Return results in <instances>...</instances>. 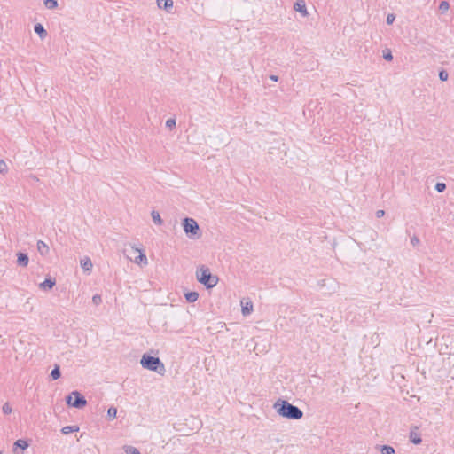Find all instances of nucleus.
Returning a JSON list of instances; mask_svg holds the SVG:
<instances>
[{
  "label": "nucleus",
  "mask_w": 454,
  "mask_h": 454,
  "mask_svg": "<svg viewBox=\"0 0 454 454\" xmlns=\"http://www.w3.org/2000/svg\"><path fill=\"white\" fill-rule=\"evenodd\" d=\"M117 416V409L114 406L110 407L107 411V419L113 420Z\"/></svg>",
  "instance_id": "nucleus-23"
},
{
  "label": "nucleus",
  "mask_w": 454,
  "mask_h": 454,
  "mask_svg": "<svg viewBox=\"0 0 454 454\" xmlns=\"http://www.w3.org/2000/svg\"><path fill=\"white\" fill-rule=\"evenodd\" d=\"M8 170L7 164L0 159V174H4Z\"/></svg>",
  "instance_id": "nucleus-31"
},
{
  "label": "nucleus",
  "mask_w": 454,
  "mask_h": 454,
  "mask_svg": "<svg viewBox=\"0 0 454 454\" xmlns=\"http://www.w3.org/2000/svg\"><path fill=\"white\" fill-rule=\"evenodd\" d=\"M92 302L95 304V305H98L102 302V298H101V295L99 294H94L92 296Z\"/></svg>",
  "instance_id": "nucleus-33"
},
{
  "label": "nucleus",
  "mask_w": 454,
  "mask_h": 454,
  "mask_svg": "<svg viewBox=\"0 0 454 454\" xmlns=\"http://www.w3.org/2000/svg\"><path fill=\"white\" fill-rule=\"evenodd\" d=\"M383 58L387 61H392L393 60L392 51L389 49L384 50L383 51Z\"/></svg>",
  "instance_id": "nucleus-27"
},
{
  "label": "nucleus",
  "mask_w": 454,
  "mask_h": 454,
  "mask_svg": "<svg viewBox=\"0 0 454 454\" xmlns=\"http://www.w3.org/2000/svg\"><path fill=\"white\" fill-rule=\"evenodd\" d=\"M65 400L67 406L76 409H82L87 405L86 398L77 390L72 391L65 397Z\"/></svg>",
  "instance_id": "nucleus-5"
},
{
  "label": "nucleus",
  "mask_w": 454,
  "mask_h": 454,
  "mask_svg": "<svg viewBox=\"0 0 454 454\" xmlns=\"http://www.w3.org/2000/svg\"><path fill=\"white\" fill-rule=\"evenodd\" d=\"M166 127L172 129L176 127V120L174 118L168 119L166 121Z\"/></svg>",
  "instance_id": "nucleus-30"
},
{
  "label": "nucleus",
  "mask_w": 454,
  "mask_h": 454,
  "mask_svg": "<svg viewBox=\"0 0 454 454\" xmlns=\"http://www.w3.org/2000/svg\"><path fill=\"white\" fill-rule=\"evenodd\" d=\"M450 8V4L448 1H442L439 4V10L442 12H445L446 11H448Z\"/></svg>",
  "instance_id": "nucleus-28"
},
{
  "label": "nucleus",
  "mask_w": 454,
  "mask_h": 454,
  "mask_svg": "<svg viewBox=\"0 0 454 454\" xmlns=\"http://www.w3.org/2000/svg\"><path fill=\"white\" fill-rule=\"evenodd\" d=\"M380 452L381 454H395V449L390 445H381Z\"/></svg>",
  "instance_id": "nucleus-20"
},
{
  "label": "nucleus",
  "mask_w": 454,
  "mask_h": 454,
  "mask_svg": "<svg viewBox=\"0 0 454 454\" xmlns=\"http://www.w3.org/2000/svg\"><path fill=\"white\" fill-rule=\"evenodd\" d=\"M174 2L173 0H157V5L160 9H163L168 12H171V9L173 8Z\"/></svg>",
  "instance_id": "nucleus-7"
},
{
  "label": "nucleus",
  "mask_w": 454,
  "mask_h": 454,
  "mask_svg": "<svg viewBox=\"0 0 454 454\" xmlns=\"http://www.w3.org/2000/svg\"><path fill=\"white\" fill-rule=\"evenodd\" d=\"M196 276L198 281L205 286L207 289L215 287L219 280L218 277L212 274L210 270L204 265L197 270Z\"/></svg>",
  "instance_id": "nucleus-3"
},
{
  "label": "nucleus",
  "mask_w": 454,
  "mask_h": 454,
  "mask_svg": "<svg viewBox=\"0 0 454 454\" xmlns=\"http://www.w3.org/2000/svg\"><path fill=\"white\" fill-rule=\"evenodd\" d=\"M410 441L413 443V444H420L421 442H422V439L420 437L419 434L414 433V432H411L410 433Z\"/></svg>",
  "instance_id": "nucleus-19"
},
{
  "label": "nucleus",
  "mask_w": 454,
  "mask_h": 454,
  "mask_svg": "<svg viewBox=\"0 0 454 454\" xmlns=\"http://www.w3.org/2000/svg\"><path fill=\"white\" fill-rule=\"evenodd\" d=\"M294 9L295 12L301 13L302 17H307L309 15L305 1L303 0H297L294 4Z\"/></svg>",
  "instance_id": "nucleus-6"
},
{
  "label": "nucleus",
  "mask_w": 454,
  "mask_h": 454,
  "mask_svg": "<svg viewBox=\"0 0 454 454\" xmlns=\"http://www.w3.org/2000/svg\"><path fill=\"white\" fill-rule=\"evenodd\" d=\"M29 446V443L27 440L24 439H18L13 443V450L16 451L18 449H20L21 450H25Z\"/></svg>",
  "instance_id": "nucleus-10"
},
{
  "label": "nucleus",
  "mask_w": 454,
  "mask_h": 454,
  "mask_svg": "<svg viewBox=\"0 0 454 454\" xmlns=\"http://www.w3.org/2000/svg\"><path fill=\"white\" fill-rule=\"evenodd\" d=\"M80 263L81 267L85 272H90L93 266L91 260L88 256H85L84 258L81 259Z\"/></svg>",
  "instance_id": "nucleus-11"
},
{
  "label": "nucleus",
  "mask_w": 454,
  "mask_h": 454,
  "mask_svg": "<svg viewBox=\"0 0 454 454\" xmlns=\"http://www.w3.org/2000/svg\"><path fill=\"white\" fill-rule=\"evenodd\" d=\"M273 407L279 416L288 419L296 420L301 419L303 417V411L298 406L292 404L287 400L279 398L274 403Z\"/></svg>",
  "instance_id": "nucleus-1"
},
{
  "label": "nucleus",
  "mask_w": 454,
  "mask_h": 454,
  "mask_svg": "<svg viewBox=\"0 0 454 454\" xmlns=\"http://www.w3.org/2000/svg\"><path fill=\"white\" fill-rule=\"evenodd\" d=\"M253 310V304L252 302H247L245 305L242 306V314L244 316L249 315Z\"/></svg>",
  "instance_id": "nucleus-21"
},
{
  "label": "nucleus",
  "mask_w": 454,
  "mask_h": 454,
  "mask_svg": "<svg viewBox=\"0 0 454 454\" xmlns=\"http://www.w3.org/2000/svg\"><path fill=\"white\" fill-rule=\"evenodd\" d=\"M270 79L273 82H278V75H275V74H270Z\"/></svg>",
  "instance_id": "nucleus-36"
},
{
  "label": "nucleus",
  "mask_w": 454,
  "mask_h": 454,
  "mask_svg": "<svg viewBox=\"0 0 454 454\" xmlns=\"http://www.w3.org/2000/svg\"><path fill=\"white\" fill-rule=\"evenodd\" d=\"M384 214H385L384 210H378V211L376 212V216H377L378 218H380V217H382V216L384 215Z\"/></svg>",
  "instance_id": "nucleus-34"
},
{
  "label": "nucleus",
  "mask_w": 454,
  "mask_h": 454,
  "mask_svg": "<svg viewBox=\"0 0 454 454\" xmlns=\"http://www.w3.org/2000/svg\"><path fill=\"white\" fill-rule=\"evenodd\" d=\"M438 76L442 82H445L449 78V74L445 69L442 68L439 71Z\"/></svg>",
  "instance_id": "nucleus-26"
},
{
  "label": "nucleus",
  "mask_w": 454,
  "mask_h": 454,
  "mask_svg": "<svg viewBox=\"0 0 454 454\" xmlns=\"http://www.w3.org/2000/svg\"><path fill=\"white\" fill-rule=\"evenodd\" d=\"M60 376H61L60 367L56 364L50 373V378L52 380H56L58 379H59Z\"/></svg>",
  "instance_id": "nucleus-16"
},
{
  "label": "nucleus",
  "mask_w": 454,
  "mask_h": 454,
  "mask_svg": "<svg viewBox=\"0 0 454 454\" xmlns=\"http://www.w3.org/2000/svg\"><path fill=\"white\" fill-rule=\"evenodd\" d=\"M152 219L153 223L157 225H161L163 223V221L160 215V213L158 211L153 210L151 212Z\"/></svg>",
  "instance_id": "nucleus-17"
},
{
  "label": "nucleus",
  "mask_w": 454,
  "mask_h": 454,
  "mask_svg": "<svg viewBox=\"0 0 454 454\" xmlns=\"http://www.w3.org/2000/svg\"><path fill=\"white\" fill-rule=\"evenodd\" d=\"M124 450L126 454H141L140 451L133 446H125Z\"/></svg>",
  "instance_id": "nucleus-24"
},
{
  "label": "nucleus",
  "mask_w": 454,
  "mask_h": 454,
  "mask_svg": "<svg viewBox=\"0 0 454 454\" xmlns=\"http://www.w3.org/2000/svg\"><path fill=\"white\" fill-rule=\"evenodd\" d=\"M446 184L442 182H437L434 185V189L438 192H443L446 190Z\"/></svg>",
  "instance_id": "nucleus-25"
},
{
  "label": "nucleus",
  "mask_w": 454,
  "mask_h": 454,
  "mask_svg": "<svg viewBox=\"0 0 454 454\" xmlns=\"http://www.w3.org/2000/svg\"><path fill=\"white\" fill-rule=\"evenodd\" d=\"M56 284L55 278L47 277L44 281L40 284V288L43 290H51Z\"/></svg>",
  "instance_id": "nucleus-8"
},
{
  "label": "nucleus",
  "mask_w": 454,
  "mask_h": 454,
  "mask_svg": "<svg viewBox=\"0 0 454 454\" xmlns=\"http://www.w3.org/2000/svg\"><path fill=\"white\" fill-rule=\"evenodd\" d=\"M395 20V15L394 13H389L387 16L386 22L387 25H392Z\"/></svg>",
  "instance_id": "nucleus-32"
},
{
  "label": "nucleus",
  "mask_w": 454,
  "mask_h": 454,
  "mask_svg": "<svg viewBox=\"0 0 454 454\" xmlns=\"http://www.w3.org/2000/svg\"><path fill=\"white\" fill-rule=\"evenodd\" d=\"M411 242L412 245H416L419 242V239L417 237H413L411 239Z\"/></svg>",
  "instance_id": "nucleus-35"
},
{
  "label": "nucleus",
  "mask_w": 454,
  "mask_h": 454,
  "mask_svg": "<svg viewBox=\"0 0 454 454\" xmlns=\"http://www.w3.org/2000/svg\"><path fill=\"white\" fill-rule=\"evenodd\" d=\"M43 4L47 9L52 10L58 6V0H43Z\"/></svg>",
  "instance_id": "nucleus-22"
},
{
  "label": "nucleus",
  "mask_w": 454,
  "mask_h": 454,
  "mask_svg": "<svg viewBox=\"0 0 454 454\" xmlns=\"http://www.w3.org/2000/svg\"><path fill=\"white\" fill-rule=\"evenodd\" d=\"M34 31L35 34L38 35V36L41 38V39H43L46 37L47 35V31L46 29L44 28V27L41 24V23H36L35 26H34Z\"/></svg>",
  "instance_id": "nucleus-12"
},
{
  "label": "nucleus",
  "mask_w": 454,
  "mask_h": 454,
  "mask_svg": "<svg viewBox=\"0 0 454 454\" xmlns=\"http://www.w3.org/2000/svg\"><path fill=\"white\" fill-rule=\"evenodd\" d=\"M29 262L28 255L26 253L19 252L17 254V263L20 266L26 267Z\"/></svg>",
  "instance_id": "nucleus-9"
},
{
  "label": "nucleus",
  "mask_w": 454,
  "mask_h": 454,
  "mask_svg": "<svg viewBox=\"0 0 454 454\" xmlns=\"http://www.w3.org/2000/svg\"><path fill=\"white\" fill-rule=\"evenodd\" d=\"M78 430H79V427L78 426H66V427L61 428V433L63 434H71V433L77 432Z\"/></svg>",
  "instance_id": "nucleus-18"
},
{
  "label": "nucleus",
  "mask_w": 454,
  "mask_h": 454,
  "mask_svg": "<svg viewBox=\"0 0 454 454\" xmlns=\"http://www.w3.org/2000/svg\"><path fill=\"white\" fill-rule=\"evenodd\" d=\"M187 302L193 303L199 299V294L196 291H188L184 294Z\"/></svg>",
  "instance_id": "nucleus-14"
},
{
  "label": "nucleus",
  "mask_w": 454,
  "mask_h": 454,
  "mask_svg": "<svg viewBox=\"0 0 454 454\" xmlns=\"http://www.w3.org/2000/svg\"><path fill=\"white\" fill-rule=\"evenodd\" d=\"M36 246H37V250L41 255H46L49 254L50 248H49L48 245L45 242H43V240H38Z\"/></svg>",
  "instance_id": "nucleus-13"
},
{
  "label": "nucleus",
  "mask_w": 454,
  "mask_h": 454,
  "mask_svg": "<svg viewBox=\"0 0 454 454\" xmlns=\"http://www.w3.org/2000/svg\"><path fill=\"white\" fill-rule=\"evenodd\" d=\"M136 250L139 252V254L135 258V262L137 264L146 265L147 264V257H146L145 254L144 253V251L137 249V248Z\"/></svg>",
  "instance_id": "nucleus-15"
},
{
  "label": "nucleus",
  "mask_w": 454,
  "mask_h": 454,
  "mask_svg": "<svg viewBox=\"0 0 454 454\" xmlns=\"http://www.w3.org/2000/svg\"><path fill=\"white\" fill-rule=\"evenodd\" d=\"M140 364L144 369L157 372L159 375H164L166 369L164 364L158 356L144 354L141 357Z\"/></svg>",
  "instance_id": "nucleus-2"
},
{
  "label": "nucleus",
  "mask_w": 454,
  "mask_h": 454,
  "mask_svg": "<svg viewBox=\"0 0 454 454\" xmlns=\"http://www.w3.org/2000/svg\"><path fill=\"white\" fill-rule=\"evenodd\" d=\"M182 226L186 236L191 239H198L201 236V231L198 223L191 217H184Z\"/></svg>",
  "instance_id": "nucleus-4"
},
{
  "label": "nucleus",
  "mask_w": 454,
  "mask_h": 454,
  "mask_svg": "<svg viewBox=\"0 0 454 454\" xmlns=\"http://www.w3.org/2000/svg\"><path fill=\"white\" fill-rule=\"evenodd\" d=\"M0 454H4L2 451H0Z\"/></svg>",
  "instance_id": "nucleus-37"
},
{
  "label": "nucleus",
  "mask_w": 454,
  "mask_h": 454,
  "mask_svg": "<svg viewBox=\"0 0 454 454\" xmlns=\"http://www.w3.org/2000/svg\"><path fill=\"white\" fill-rule=\"evenodd\" d=\"M2 411L5 415L10 414L12 411V409L11 405L9 404V403H5L2 406Z\"/></svg>",
  "instance_id": "nucleus-29"
}]
</instances>
